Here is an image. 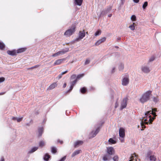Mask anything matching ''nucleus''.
I'll return each mask as SVG.
<instances>
[{"label": "nucleus", "mask_w": 161, "mask_h": 161, "mask_svg": "<svg viewBox=\"0 0 161 161\" xmlns=\"http://www.w3.org/2000/svg\"><path fill=\"white\" fill-rule=\"evenodd\" d=\"M69 51V48H66L64 49H63L61 51H59L58 52L59 56L62 55L64 54H65L66 53L68 52Z\"/></svg>", "instance_id": "nucleus-13"}, {"label": "nucleus", "mask_w": 161, "mask_h": 161, "mask_svg": "<svg viewBox=\"0 0 161 161\" xmlns=\"http://www.w3.org/2000/svg\"><path fill=\"white\" fill-rule=\"evenodd\" d=\"M58 142L60 143V144H62L63 143V141H59Z\"/></svg>", "instance_id": "nucleus-55"}, {"label": "nucleus", "mask_w": 161, "mask_h": 161, "mask_svg": "<svg viewBox=\"0 0 161 161\" xmlns=\"http://www.w3.org/2000/svg\"><path fill=\"white\" fill-rule=\"evenodd\" d=\"M108 142L111 144H114L116 143L115 141L112 138H110L108 140Z\"/></svg>", "instance_id": "nucleus-28"}, {"label": "nucleus", "mask_w": 161, "mask_h": 161, "mask_svg": "<svg viewBox=\"0 0 161 161\" xmlns=\"http://www.w3.org/2000/svg\"><path fill=\"white\" fill-rule=\"evenodd\" d=\"M75 5L80 6V0H75Z\"/></svg>", "instance_id": "nucleus-29"}, {"label": "nucleus", "mask_w": 161, "mask_h": 161, "mask_svg": "<svg viewBox=\"0 0 161 161\" xmlns=\"http://www.w3.org/2000/svg\"><path fill=\"white\" fill-rule=\"evenodd\" d=\"M100 130L99 128H97L95 130L92 131L89 134L90 138H92L95 137L98 133Z\"/></svg>", "instance_id": "nucleus-6"}, {"label": "nucleus", "mask_w": 161, "mask_h": 161, "mask_svg": "<svg viewBox=\"0 0 161 161\" xmlns=\"http://www.w3.org/2000/svg\"><path fill=\"white\" fill-rule=\"evenodd\" d=\"M50 158V156L48 153H46L43 157V159L45 161H48Z\"/></svg>", "instance_id": "nucleus-20"}, {"label": "nucleus", "mask_w": 161, "mask_h": 161, "mask_svg": "<svg viewBox=\"0 0 161 161\" xmlns=\"http://www.w3.org/2000/svg\"><path fill=\"white\" fill-rule=\"evenodd\" d=\"M125 1V0H121V4L123 5L124 4Z\"/></svg>", "instance_id": "nucleus-48"}, {"label": "nucleus", "mask_w": 161, "mask_h": 161, "mask_svg": "<svg viewBox=\"0 0 161 161\" xmlns=\"http://www.w3.org/2000/svg\"><path fill=\"white\" fill-rule=\"evenodd\" d=\"M141 69L142 71L145 73H148L151 71L149 67L146 65L142 66L141 67Z\"/></svg>", "instance_id": "nucleus-5"}, {"label": "nucleus", "mask_w": 161, "mask_h": 161, "mask_svg": "<svg viewBox=\"0 0 161 161\" xmlns=\"http://www.w3.org/2000/svg\"><path fill=\"white\" fill-rule=\"evenodd\" d=\"M27 125H28V126H29V125L28 124H27Z\"/></svg>", "instance_id": "nucleus-62"}, {"label": "nucleus", "mask_w": 161, "mask_h": 161, "mask_svg": "<svg viewBox=\"0 0 161 161\" xmlns=\"http://www.w3.org/2000/svg\"><path fill=\"white\" fill-rule=\"evenodd\" d=\"M57 86V84L56 83H54L49 86L47 89V90H52L54 89Z\"/></svg>", "instance_id": "nucleus-17"}, {"label": "nucleus", "mask_w": 161, "mask_h": 161, "mask_svg": "<svg viewBox=\"0 0 161 161\" xmlns=\"http://www.w3.org/2000/svg\"><path fill=\"white\" fill-rule=\"evenodd\" d=\"M115 67L113 68L111 70V72L112 73H114L115 71Z\"/></svg>", "instance_id": "nucleus-46"}, {"label": "nucleus", "mask_w": 161, "mask_h": 161, "mask_svg": "<svg viewBox=\"0 0 161 161\" xmlns=\"http://www.w3.org/2000/svg\"><path fill=\"white\" fill-rule=\"evenodd\" d=\"M80 38V31L79 33V38L77 39L76 40L77 41H78Z\"/></svg>", "instance_id": "nucleus-49"}, {"label": "nucleus", "mask_w": 161, "mask_h": 161, "mask_svg": "<svg viewBox=\"0 0 161 161\" xmlns=\"http://www.w3.org/2000/svg\"><path fill=\"white\" fill-rule=\"evenodd\" d=\"M36 67V66H35L34 67H32L31 68H29V69H32L33 68Z\"/></svg>", "instance_id": "nucleus-58"}, {"label": "nucleus", "mask_w": 161, "mask_h": 161, "mask_svg": "<svg viewBox=\"0 0 161 161\" xmlns=\"http://www.w3.org/2000/svg\"><path fill=\"white\" fill-rule=\"evenodd\" d=\"M151 93V91H147L143 94L139 99L140 102L143 103L149 100Z\"/></svg>", "instance_id": "nucleus-3"}, {"label": "nucleus", "mask_w": 161, "mask_h": 161, "mask_svg": "<svg viewBox=\"0 0 161 161\" xmlns=\"http://www.w3.org/2000/svg\"><path fill=\"white\" fill-rule=\"evenodd\" d=\"M120 39H121V38H120V37L118 38H117V40H120Z\"/></svg>", "instance_id": "nucleus-59"}, {"label": "nucleus", "mask_w": 161, "mask_h": 161, "mask_svg": "<svg viewBox=\"0 0 161 161\" xmlns=\"http://www.w3.org/2000/svg\"><path fill=\"white\" fill-rule=\"evenodd\" d=\"M80 150L75 151L71 155V157H74L75 156L78 154L80 153Z\"/></svg>", "instance_id": "nucleus-24"}, {"label": "nucleus", "mask_w": 161, "mask_h": 161, "mask_svg": "<svg viewBox=\"0 0 161 161\" xmlns=\"http://www.w3.org/2000/svg\"><path fill=\"white\" fill-rule=\"evenodd\" d=\"M81 144H82V143H83L81 141Z\"/></svg>", "instance_id": "nucleus-63"}, {"label": "nucleus", "mask_w": 161, "mask_h": 161, "mask_svg": "<svg viewBox=\"0 0 161 161\" xmlns=\"http://www.w3.org/2000/svg\"><path fill=\"white\" fill-rule=\"evenodd\" d=\"M112 16V14H110L108 15V17H111Z\"/></svg>", "instance_id": "nucleus-56"}, {"label": "nucleus", "mask_w": 161, "mask_h": 161, "mask_svg": "<svg viewBox=\"0 0 161 161\" xmlns=\"http://www.w3.org/2000/svg\"><path fill=\"white\" fill-rule=\"evenodd\" d=\"M85 36V32L83 31L82 32H81V39L83 38Z\"/></svg>", "instance_id": "nucleus-40"}, {"label": "nucleus", "mask_w": 161, "mask_h": 161, "mask_svg": "<svg viewBox=\"0 0 161 161\" xmlns=\"http://www.w3.org/2000/svg\"><path fill=\"white\" fill-rule=\"evenodd\" d=\"M82 1H83V0H81V4H82Z\"/></svg>", "instance_id": "nucleus-61"}, {"label": "nucleus", "mask_w": 161, "mask_h": 161, "mask_svg": "<svg viewBox=\"0 0 161 161\" xmlns=\"http://www.w3.org/2000/svg\"><path fill=\"white\" fill-rule=\"evenodd\" d=\"M155 59V57L154 56H152L150 57L148 60V63H150L153 62Z\"/></svg>", "instance_id": "nucleus-23"}, {"label": "nucleus", "mask_w": 161, "mask_h": 161, "mask_svg": "<svg viewBox=\"0 0 161 161\" xmlns=\"http://www.w3.org/2000/svg\"><path fill=\"white\" fill-rule=\"evenodd\" d=\"M111 8H112L111 7H109L108 8L106 9V10H105V11H104V14H107V13H108L110 11V10H111Z\"/></svg>", "instance_id": "nucleus-30"}, {"label": "nucleus", "mask_w": 161, "mask_h": 161, "mask_svg": "<svg viewBox=\"0 0 161 161\" xmlns=\"http://www.w3.org/2000/svg\"><path fill=\"white\" fill-rule=\"evenodd\" d=\"M4 159L3 158V157H2L1 158V159L0 160V161H4Z\"/></svg>", "instance_id": "nucleus-52"}, {"label": "nucleus", "mask_w": 161, "mask_h": 161, "mask_svg": "<svg viewBox=\"0 0 161 161\" xmlns=\"http://www.w3.org/2000/svg\"><path fill=\"white\" fill-rule=\"evenodd\" d=\"M134 23H133L132 24L130 25L129 27L131 30H134L135 29V27L134 26Z\"/></svg>", "instance_id": "nucleus-31"}, {"label": "nucleus", "mask_w": 161, "mask_h": 161, "mask_svg": "<svg viewBox=\"0 0 161 161\" xmlns=\"http://www.w3.org/2000/svg\"><path fill=\"white\" fill-rule=\"evenodd\" d=\"M38 148V147H32L31 149L28 152L29 154H31L36 151Z\"/></svg>", "instance_id": "nucleus-14"}, {"label": "nucleus", "mask_w": 161, "mask_h": 161, "mask_svg": "<svg viewBox=\"0 0 161 161\" xmlns=\"http://www.w3.org/2000/svg\"><path fill=\"white\" fill-rule=\"evenodd\" d=\"M26 49V48H22L17 49L16 51L17 53H20L25 52Z\"/></svg>", "instance_id": "nucleus-19"}, {"label": "nucleus", "mask_w": 161, "mask_h": 161, "mask_svg": "<svg viewBox=\"0 0 161 161\" xmlns=\"http://www.w3.org/2000/svg\"><path fill=\"white\" fill-rule=\"evenodd\" d=\"M119 134L120 137L123 138L125 136V130L123 128H121L119 129Z\"/></svg>", "instance_id": "nucleus-8"}, {"label": "nucleus", "mask_w": 161, "mask_h": 161, "mask_svg": "<svg viewBox=\"0 0 161 161\" xmlns=\"http://www.w3.org/2000/svg\"><path fill=\"white\" fill-rule=\"evenodd\" d=\"M148 5L147 2V1L145 2L142 5V8L143 9H145L146 7Z\"/></svg>", "instance_id": "nucleus-33"}, {"label": "nucleus", "mask_w": 161, "mask_h": 161, "mask_svg": "<svg viewBox=\"0 0 161 161\" xmlns=\"http://www.w3.org/2000/svg\"><path fill=\"white\" fill-rule=\"evenodd\" d=\"M18 118L16 117H13L12 119L14 120H16Z\"/></svg>", "instance_id": "nucleus-50"}, {"label": "nucleus", "mask_w": 161, "mask_h": 161, "mask_svg": "<svg viewBox=\"0 0 161 161\" xmlns=\"http://www.w3.org/2000/svg\"><path fill=\"white\" fill-rule=\"evenodd\" d=\"M45 143L43 141H41L39 143V146L40 147H42L44 146Z\"/></svg>", "instance_id": "nucleus-32"}, {"label": "nucleus", "mask_w": 161, "mask_h": 161, "mask_svg": "<svg viewBox=\"0 0 161 161\" xmlns=\"http://www.w3.org/2000/svg\"><path fill=\"white\" fill-rule=\"evenodd\" d=\"M101 33V30H98L95 33V35L96 36L99 35Z\"/></svg>", "instance_id": "nucleus-35"}, {"label": "nucleus", "mask_w": 161, "mask_h": 161, "mask_svg": "<svg viewBox=\"0 0 161 161\" xmlns=\"http://www.w3.org/2000/svg\"><path fill=\"white\" fill-rule=\"evenodd\" d=\"M58 56H59L58 52H57V53H55L52 55V56L54 57H56Z\"/></svg>", "instance_id": "nucleus-43"}, {"label": "nucleus", "mask_w": 161, "mask_h": 161, "mask_svg": "<svg viewBox=\"0 0 161 161\" xmlns=\"http://www.w3.org/2000/svg\"><path fill=\"white\" fill-rule=\"evenodd\" d=\"M111 157L109 154H106L103 156V160L104 161H109L111 159Z\"/></svg>", "instance_id": "nucleus-10"}, {"label": "nucleus", "mask_w": 161, "mask_h": 161, "mask_svg": "<svg viewBox=\"0 0 161 161\" xmlns=\"http://www.w3.org/2000/svg\"><path fill=\"white\" fill-rule=\"evenodd\" d=\"M120 140H121V142L122 141V140L121 139H120Z\"/></svg>", "instance_id": "nucleus-64"}, {"label": "nucleus", "mask_w": 161, "mask_h": 161, "mask_svg": "<svg viewBox=\"0 0 161 161\" xmlns=\"http://www.w3.org/2000/svg\"><path fill=\"white\" fill-rule=\"evenodd\" d=\"M66 85H67L66 83H64V85H63V87L64 88H65L66 87Z\"/></svg>", "instance_id": "nucleus-53"}, {"label": "nucleus", "mask_w": 161, "mask_h": 161, "mask_svg": "<svg viewBox=\"0 0 161 161\" xmlns=\"http://www.w3.org/2000/svg\"><path fill=\"white\" fill-rule=\"evenodd\" d=\"M149 158L150 161H156V158L154 155H151Z\"/></svg>", "instance_id": "nucleus-26"}, {"label": "nucleus", "mask_w": 161, "mask_h": 161, "mask_svg": "<svg viewBox=\"0 0 161 161\" xmlns=\"http://www.w3.org/2000/svg\"><path fill=\"white\" fill-rule=\"evenodd\" d=\"M107 153L108 154L111 155L114 154V150L113 147H110L107 148Z\"/></svg>", "instance_id": "nucleus-9"}, {"label": "nucleus", "mask_w": 161, "mask_h": 161, "mask_svg": "<svg viewBox=\"0 0 161 161\" xmlns=\"http://www.w3.org/2000/svg\"><path fill=\"white\" fill-rule=\"evenodd\" d=\"M124 68V64L122 63H120L119 64L118 67L119 70L121 71H123Z\"/></svg>", "instance_id": "nucleus-21"}, {"label": "nucleus", "mask_w": 161, "mask_h": 161, "mask_svg": "<svg viewBox=\"0 0 161 161\" xmlns=\"http://www.w3.org/2000/svg\"><path fill=\"white\" fill-rule=\"evenodd\" d=\"M68 72V70H66L64 72H62L58 76V79H60L62 77V76L63 75L66 73H67Z\"/></svg>", "instance_id": "nucleus-27"}, {"label": "nucleus", "mask_w": 161, "mask_h": 161, "mask_svg": "<svg viewBox=\"0 0 161 161\" xmlns=\"http://www.w3.org/2000/svg\"><path fill=\"white\" fill-rule=\"evenodd\" d=\"M106 40V38L103 37L101 38L100 39L98 40L95 43V45L98 46L101 43L105 42Z\"/></svg>", "instance_id": "nucleus-12"}, {"label": "nucleus", "mask_w": 161, "mask_h": 161, "mask_svg": "<svg viewBox=\"0 0 161 161\" xmlns=\"http://www.w3.org/2000/svg\"><path fill=\"white\" fill-rule=\"evenodd\" d=\"M87 90L86 87H83L81 88V93H84L86 92Z\"/></svg>", "instance_id": "nucleus-34"}, {"label": "nucleus", "mask_w": 161, "mask_h": 161, "mask_svg": "<svg viewBox=\"0 0 161 161\" xmlns=\"http://www.w3.org/2000/svg\"><path fill=\"white\" fill-rule=\"evenodd\" d=\"M80 77V75H79L77 76L75 75H73L71 76L69 82L70 88L67 92H70L72 90L74 86L75 85Z\"/></svg>", "instance_id": "nucleus-2"}, {"label": "nucleus", "mask_w": 161, "mask_h": 161, "mask_svg": "<svg viewBox=\"0 0 161 161\" xmlns=\"http://www.w3.org/2000/svg\"><path fill=\"white\" fill-rule=\"evenodd\" d=\"M80 144V141H78L76 142L74 144V146L75 148L78 147Z\"/></svg>", "instance_id": "nucleus-25"}, {"label": "nucleus", "mask_w": 161, "mask_h": 161, "mask_svg": "<svg viewBox=\"0 0 161 161\" xmlns=\"http://www.w3.org/2000/svg\"><path fill=\"white\" fill-rule=\"evenodd\" d=\"M135 3H137L139 2V0H133Z\"/></svg>", "instance_id": "nucleus-51"}, {"label": "nucleus", "mask_w": 161, "mask_h": 161, "mask_svg": "<svg viewBox=\"0 0 161 161\" xmlns=\"http://www.w3.org/2000/svg\"><path fill=\"white\" fill-rule=\"evenodd\" d=\"M129 83V79L128 77H125L123 79L122 84L123 86H126Z\"/></svg>", "instance_id": "nucleus-11"}, {"label": "nucleus", "mask_w": 161, "mask_h": 161, "mask_svg": "<svg viewBox=\"0 0 161 161\" xmlns=\"http://www.w3.org/2000/svg\"><path fill=\"white\" fill-rule=\"evenodd\" d=\"M66 158V156H65L61 158L60 160L58 161H64Z\"/></svg>", "instance_id": "nucleus-44"}, {"label": "nucleus", "mask_w": 161, "mask_h": 161, "mask_svg": "<svg viewBox=\"0 0 161 161\" xmlns=\"http://www.w3.org/2000/svg\"><path fill=\"white\" fill-rule=\"evenodd\" d=\"M75 27L73 25L67 30L64 33V35L66 36H69L72 35L75 31Z\"/></svg>", "instance_id": "nucleus-4"}, {"label": "nucleus", "mask_w": 161, "mask_h": 161, "mask_svg": "<svg viewBox=\"0 0 161 161\" xmlns=\"http://www.w3.org/2000/svg\"><path fill=\"white\" fill-rule=\"evenodd\" d=\"M127 98H123L121 103V106L120 107V110H122L123 108H126L127 106Z\"/></svg>", "instance_id": "nucleus-7"}, {"label": "nucleus", "mask_w": 161, "mask_h": 161, "mask_svg": "<svg viewBox=\"0 0 161 161\" xmlns=\"http://www.w3.org/2000/svg\"><path fill=\"white\" fill-rule=\"evenodd\" d=\"M113 159L114 161H118L119 159L118 157L117 156H115L113 158Z\"/></svg>", "instance_id": "nucleus-39"}, {"label": "nucleus", "mask_w": 161, "mask_h": 161, "mask_svg": "<svg viewBox=\"0 0 161 161\" xmlns=\"http://www.w3.org/2000/svg\"><path fill=\"white\" fill-rule=\"evenodd\" d=\"M23 119V117H22L21 118H18L17 119V121L18 122H21Z\"/></svg>", "instance_id": "nucleus-42"}, {"label": "nucleus", "mask_w": 161, "mask_h": 161, "mask_svg": "<svg viewBox=\"0 0 161 161\" xmlns=\"http://www.w3.org/2000/svg\"><path fill=\"white\" fill-rule=\"evenodd\" d=\"M52 152L54 153L56 152V148L54 147H51Z\"/></svg>", "instance_id": "nucleus-36"}, {"label": "nucleus", "mask_w": 161, "mask_h": 161, "mask_svg": "<svg viewBox=\"0 0 161 161\" xmlns=\"http://www.w3.org/2000/svg\"><path fill=\"white\" fill-rule=\"evenodd\" d=\"M5 93V92H2L0 93V95H3Z\"/></svg>", "instance_id": "nucleus-54"}, {"label": "nucleus", "mask_w": 161, "mask_h": 161, "mask_svg": "<svg viewBox=\"0 0 161 161\" xmlns=\"http://www.w3.org/2000/svg\"><path fill=\"white\" fill-rule=\"evenodd\" d=\"M103 12H102L100 15V16L102 15V14H103Z\"/></svg>", "instance_id": "nucleus-60"}, {"label": "nucleus", "mask_w": 161, "mask_h": 161, "mask_svg": "<svg viewBox=\"0 0 161 161\" xmlns=\"http://www.w3.org/2000/svg\"><path fill=\"white\" fill-rule=\"evenodd\" d=\"M43 128L42 127H41L38 129V136H41L43 132Z\"/></svg>", "instance_id": "nucleus-18"}, {"label": "nucleus", "mask_w": 161, "mask_h": 161, "mask_svg": "<svg viewBox=\"0 0 161 161\" xmlns=\"http://www.w3.org/2000/svg\"><path fill=\"white\" fill-rule=\"evenodd\" d=\"M5 47V45L3 42H0V49H3Z\"/></svg>", "instance_id": "nucleus-37"}, {"label": "nucleus", "mask_w": 161, "mask_h": 161, "mask_svg": "<svg viewBox=\"0 0 161 161\" xmlns=\"http://www.w3.org/2000/svg\"><path fill=\"white\" fill-rule=\"evenodd\" d=\"M84 75V74H81V78Z\"/></svg>", "instance_id": "nucleus-57"}, {"label": "nucleus", "mask_w": 161, "mask_h": 161, "mask_svg": "<svg viewBox=\"0 0 161 161\" xmlns=\"http://www.w3.org/2000/svg\"><path fill=\"white\" fill-rule=\"evenodd\" d=\"M64 59H61L57 60L54 63V65H58L60 64L64 60Z\"/></svg>", "instance_id": "nucleus-16"}, {"label": "nucleus", "mask_w": 161, "mask_h": 161, "mask_svg": "<svg viewBox=\"0 0 161 161\" xmlns=\"http://www.w3.org/2000/svg\"><path fill=\"white\" fill-rule=\"evenodd\" d=\"M5 80V78L4 77L0 78V83H1Z\"/></svg>", "instance_id": "nucleus-45"}, {"label": "nucleus", "mask_w": 161, "mask_h": 161, "mask_svg": "<svg viewBox=\"0 0 161 161\" xmlns=\"http://www.w3.org/2000/svg\"><path fill=\"white\" fill-rule=\"evenodd\" d=\"M152 111H150L146 112L145 116L142 118L141 122V125L142 128H145V126L144 125V124H148V122L146 121L147 120V119L149 118V120L150 123H151L155 118L156 115L154 112L157 111V109L156 108H152Z\"/></svg>", "instance_id": "nucleus-1"}, {"label": "nucleus", "mask_w": 161, "mask_h": 161, "mask_svg": "<svg viewBox=\"0 0 161 161\" xmlns=\"http://www.w3.org/2000/svg\"><path fill=\"white\" fill-rule=\"evenodd\" d=\"M131 19L133 21H135L136 20V17L135 15H133L131 16Z\"/></svg>", "instance_id": "nucleus-38"}, {"label": "nucleus", "mask_w": 161, "mask_h": 161, "mask_svg": "<svg viewBox=\"0 0 161 161\" xmlns=\"http://www.w3.org/2000/svg\"><path fill=\"white\" fill-rule=\"evenodd\" d=\"M118 106V103L117 102H116L115 104L114 107L115 108H116Z\"/></svg>", "instance_id": "nucleus-47"}, {"label": "nucleus", "mask_w": 161, "mask_h": 161, "mask_svg": "<svg viewBox=\"0 0 161 161\" xmlns=\"http://www.w3.org/2000/svg\"><path fill=\"white\" fill-rule=\"evenodd\" d=\"M153 101H154L155 103H157L159 101V99L158 97H152Z\"/></svg>", "instance_id": "nucleus-22"}, {"label": "nucleus", "mask_w": 161, "mask_h": 161, "mask_svg": "<svg viewBox=\"0 0 161 161\" xmlns=\"http://www.w3.org/2000/svg\"><path fill=\"white\" fill-rule=\"evenodd\" d=\"M7 53L8 54L12 56L15 55L17 53L16 50H8L7 51Z\"/></svg>", "instance_id": "nucleus-15"}, {"label": "nucleus", "mask_w": 161, "mask_h": 161, "mask_svg": "<svg viewBox=\"0 0 161 161\" xmlns=\"http://www.w3.org/2000/svg\"><path fill=\"white\" fill-rule=\"evenodd\" d=\"M90 60L88 59H86V60L85 62V65L87 64L90 63Z\"/></svg>", "instance_id": "nucleus-41"}]
</instances>
